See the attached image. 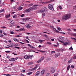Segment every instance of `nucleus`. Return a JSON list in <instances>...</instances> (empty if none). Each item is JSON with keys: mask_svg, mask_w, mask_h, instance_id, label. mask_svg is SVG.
Returning <instances> with one entry per match:
<instances>
[{"mask_svg": "<svg viewBox=\"0 0 76 76\" xmlns=\"http://www.w3.org/2000/svg\"><path fill=\"white\" fill-rule=\"evenodd\" d=\"M38 5H33L32 7L29 8L28 9H26L24 11V13H28V12H29L31 11V10H37V7Z\"/></svg>", "mask_w": 76, "mask_h": 76, "instance_id": "obj_1", "label": "nucleus"}, {"mask_svg": "<svg viewBox=\"0 0 76 76\" xmlns=\"http://www.w3.org/2000/svg\"><path fill=\"white\" fill-rule=\"evenodd\" d=\"M71 15L69 14H68L64 15L62 18L63 19H64H64H65V20H67V19H68L69 18H71Z\"/></svg>", "mask_w": 76, "mask_h": 76, "instance_id": "obj_2", "label": "nucleus"}, {"mask_svg": "<svg viewBox=\"0 0 76 76\" xmlns=\"http://www.w3.org/2000/svg\"><path fill=\"white\" fill-rule=\"evenodd\" d=\"M48 8L50 9V10H54V8L53 7V6L51 5V4H49L48 5Z\"/></svg>", "mask_w": 76, "mask_h": 76, "instance_id": "obj_3", "label": "nucleus"}, {"mask_svg": "<svg viewBox=\"0 0 76 76\" xmlns=\"http://www.w3.org/2000/svg\"><path fill=\"white\" fill-rule=\"evenodd\" d=\"M50 72L51 73H54L55 72V70L54 69V68H51L50 69Z\"/></svg>", "mask_w": 76, "mask_h": 76, "instance_id": "obj_4", "label": "nucleus"}, {"mask_svg": "<svg viewBox=\"0 0 76 76\" xmlns=\"http://www.w3.org/2000/svg\"><path fill=\"white\" fill-rule=\"evenodd\" d=\"M60 42H61L62 43H63V44L64 45H69V42H66L65 43H64V42L60 40Z\"/></svg>", "mask_w": 76, "mask_h": 76, "instance_id": "obj_5", "label": "nucleus"}, {"mask_svg": "<svg viewBox=\"0 0 76 76\" xmlns=\"http://www.w3.org/2000/svg\"><path fill=\"white\" fill-rule=\"evenodd\" d=\"M41 73V72L39 71H38L35 74V76H38L39 75V74Z\"/></svg>", "mask_w": 76, "mask_h": 76, "instance_id": "obj_6", "label": "nucleus"}, {"mask_svg": "<svg viewBox=\"0 0 76 76\" xmlns=\"http://www.w3.org/2000/svg\"><path fill=\"white\" fill-rule=\"evenodd\" d=\"M30 19V18H24L23 19V20L24 22H25L26 21V20H29Z\"/></svg>", "mask_w": 76, "mask_h": 76, "instance_id": "obj_7", "label": "nucleus"}, {"mask_svg": "<svg viewBox=\"0 0 76 76\" xmlns=\"http://www.w3.org/2000/svg\"><path fill=\"white\" fill-rule=\"evenodd\" d=\"M10 61H15V59L14 58H12L9 60Z\"/></svg>", "mask_w": 76, "mask_h": 76, "instance_id": "obj_8", "label": "nucleus"}, {"mask_svg": "<svg viewBox=\"0 0 76 76\" xmlns=\"http://www.w3.org/2000/svg\"><path fill=\"white\" fill-rule=\"evenodd\" d=\"M24 57V58H25L26 59H29V56L25 55Z\"/></svg>", "mask_w": 76, "mask_h": 76, "instance_id": "obj_9", "label": "nucleus"}, {"mask_svg": "<svg viewBox=\"0 0 76 76\" xmlns=\"http://www.w3.org/2000/svg\"><path fill=\"white\" fill-rule=\"evenodd\" d=\"M44 72H45V70H44V69L42 70V71L41 72V76H42V75H43V74H44Z\"/></svg>", "mask_w": 76, "mask_h": 76, "instance_id": "obj_10", "label": "nucleus"}, {"mask_svg": "<svg viewBox=\"0 0 76 76\" xmlns=\"http://www.w3.org/2000/svg\"><path fill=\"white\" fill-rule=\"evenodd\" d=\"M43 10L44 11H47V8L45 7H43Z\"/></svg>", "mask_w": 76, "mask_h": 76, "instance_id": "obj_11", "label": "nucleus"}, {"mask_svg": "<svg viewBox=\"0 0 76 76\" xmlns=\"http://www.w3.org/2000/svg\"><path fill=\"white\" fill-rule=\"evenodd\" d=\"M60 39H61V41H64V38L63 37H59Z\"/></svg>", "mask_w": 76, "mask_h": 76, "instance_id": "obj_12", "label": "nucleus"}, {"mask_svg": "<svg viewBox=\"0 0 76 76\" xmlns=\"http://www.w3.org/2000/svg\"><path fill=\"white\" fill-rule=\"evenodd\" d=\"M26 28H31L29 24H27L26 25Z\"/></svg>", "mask_w": 76, "mask_h": 76, "instance_id": "obj_13", "label": "nucleus"}, {"mask_svg": "<svg viewBox=\"0 0 76 76\" xmlns=\"http://www.w3.org/2000/svg\"><path fill=\"white\" fill-rule=\"evenodd\" d=\"M59 56H60V54H56L55 55V56L56 58H57V57H58Z\"/></svg>", "mask_w": 76, "mask_h": 76, "instance_id": "obj_14", "label": "nucleus"}, {"mask_svg": "<svg viewBox=\"0 0 76 76\" xmlns=\"http://www.w3.org/2000/svg\"><path fill=\"white\" fill-rule=\"evenodd\" d=\"M18 9L19 10H22V7L20 6L18 8Z\"/></svg>", "mask_w": 76, "mask_h": 76, "instance_id": "obj_15", "label": "nucleus"}, {"mask_svg": "<svg viewBox=\"0 0 76 76\" xmlns=\"http://www.w3.org/2000/svg\"><path fill=\"white\" fill-rule=\"evenodd\" d=\"M10 13H9L7 15H6L7 18H8L10 17Z\"/></svg>", "mask_w": 76, "mask_h": 76, "instance_id": "obj_16", "label": "nucleus"}, {"mask_svg": "<svg viewBox=\"0 0 76 76\" xmlns=\"http://www.w3.org/2000/svg\"><path fill=\"white\" fill-rule=\"evenodd\" d=\"M4 12V9H2L1 10H0V13H1V12Z\"/></svg>", "mask_w": 76, "mask_h": 76, "instance_id": "obj_17", "label": "nucleus"}, {"mask_svg": "<svg viewBox=\"0 0 76 76\" xmlns=\"http://www.w3.org/2000/svg\"><path fill=\"white\" fill-rule=\"evenodd\" d=\"M29 58H30V59H32V57H33V56H29Z\"/></svg>", "mask_w": 76, "mask_h": 76, "instance_id": "obj_18", "label": "nucleus"}, {"mask_svg": "<svg viewBox=\"0 0 76 76\" xmlns=\"http://www.w3.org/2000/svg\"><path fill=\"white\" fill-rule=\"evenodd\" d=\"M20 31H25V29H24V28H20Z\"/></svg>", "mask_w": 76, "mask_h": 76, "instance_id": "obj_19", "label": "nucleus"}, {"mask_svg": "<svg viewBox=\"0 0 76 76\" xmlns=\"http://www.w3.org/2000/svg\"><path fill=\"white\" fill-rule=\"evenodd\" d=\"M14 41H17V42H19V40L16 39H13Z\"/></svg>", "mask_w": 76, "mask_h": 76, "instance_id": "obj_20", "label": "nucleus"}, {"mask_svg": "<svg viewBox=\"0 0 76 76\" xmlns=\"http://www.w3.org/2000/svg\"><path fill=\"white\" fill-rule=\"evenodd\" d=\"M16 17H17V15H14L13 16V18H14V19H16Z\"/></svg>", "mask_w": 76, "mask_h": 76, "instance_id": "obj_21", "label": "nucleus"}, {"mask_svg": "<svg viewBox=\"0 0 76 76\" xmlns=\"http://www.w3.org/2000/svg\"><path fill=\"white\" fill-rule=\"evenodd\" d=\"M53 0H51L50 1L47 2V3H51V2H53Z\"/></svg>", "mask_w": 76, "mask_h": 76, "instance_id": "obj_22", "label": "nucleus"}, {"mask_svg": "<svg viewBox=\"0 0 76 76\" xmlns=\"http://www.w3.org/2000/svg\"><path fill=\"white\" fill-rule=\"evenodd\" d=\"M44 40H39V41L41 43H42V42H44Z\"/></svg>", "mask_w": 76, "mask_h": 76, "instance_id": "obj_23", "label": "nucleus"}, {"mask_svg": "<svg viewBox=\"0 0 76 76\" xmlns=\"http://www.w3.org/2000/svg\"><path fill=\"white\" fill-rule=\"evenodd\" d=\"M33 70H34V68H32V69H29V72H31V71H32Z\"/></svg>", "mask_w": 76, "mask_h": 76, "instance_id": "obj_24", "label": "nucleus"}, {"mask_svg": "<svg viewBox=\"0 0 76 76\" xmlns=\"http://www.w3.org/2000/svg\"><path fill=\"white\" fill-rule=\"evenodd\" d=\"M44 12V11L42 9V10H40L39 12H41V13H42L43 12Z\"/></svg>", "mask_w": 76, "mask_h": 76, "instance_id": "obj_25", "label": "nucleus"}, {"mask_svg": "<svg viewBox=\"0 0 76 76\" xmlns=\"http://www.w3.org/2000/svg\"><path fill=\"white\" fill-rule=\"evenodd\" d=\"M42 61L40 59L38 61H37V63H40L41 61Z\"/></svg>", "mask_w": 76, "mask_h": 76, "instance_id": "obj_26", "label": "nucleus"}, {"mask_svg": "<svg viewBox=\"0 0 76 76\" xmlns=\"http://www.w3.org/2000/svg\"><path fill=\"white\" fill-rule=\"evenodd\" d=\"M70 65H69L67 67V70H69V69H70Z\"/></svg>", "mask_w": 76, "mask_h": 76, "instance_id": "obj_27", "label": "nucleus"}, {"mask_svg": "<svg viewBox=\"0 0 76 76\" xmlns=\"http://www.w3.org/2000/svg\"><path fill=\"white\" fill-rule=\"evenodd\" d=\"M10 34H15V32L13 31H12L10 32Z\"/></svg>", "mask_w": 76, "mask_h": 76, "instance_id": "obj_28", "label": "nucleus"}, {"mask_svg": "<svg viewBox=\"0 0 76 76\" xmlns=\"http://www.w3.org/2000/svg\"><path fill=\"white\" fill-rule=\"evenodd\" d=\"M37 68V65H36L35 66L34 68L33 69H34V70H35V69H36Z\"/></svg>", "mask_w": 76, "mask_h": 76, "instance_id": "obj_29", "label": "nucleus"}, {"mask_svg": "<svg viewBox=\"0 0 76 76\" xmlns=\"http://www.w3.org/2000/svg\"><path fill=\"white\" fill-rule=\"evenodd\" d=\"M56 52L55 51H52L51 52V54H54V53H55Z\"/></svg>", "mask_w": 76, "mask_h": 76, "instance_id": "obj_30", "label": "nucleus"}, {"mask_svg": "<svg viewBox=\"0 0 76 76\" xmlns=\"http://www.w3.org/2000/svg\"><path fill=\"white\" fill-rule=\"evenodd\" d=\"M10 27H13V24H10Z\"/></svg>", "mask_w": 76, "mask_h": 76, "instance_id": "obj_31", "label": "nucleus"}, {"mask_svg": "<svg viewBox=\"0 0 76 76\" xmlns=\"http://www.w3.org/2000/svg\"><path fill=\"white\" fill-rule=\"evenodd\" d=\"M40 59L42 61V60H44V57H42Z\"/></svg>", "mask_w": 76, "mask_h": 76, "instance_id": "obj_32", "label": "nucleus"}, {"mask_svg": "<svg viewBox=\"0 0 76 76\" xmlns=\"http://www.w3.org/2000/svg\"><path fill=\"white\" fill-rule=\"evenodd\" d=\"M58 7L61 10V9H62V7H61V6H59Z\"/></svg>", "mask_w": 76, "mask_h": 76, "instance_id": "obj_33", "label": "nucleus"}, {"mask_svg": "<svg viewBox=\"0 0 76 76\" xmlns=\"http://www.w3.org/2000/svg\"><path fill=\"white\" fill-rule=\"evenodd\" d=\"M32 73V72H29L28 73V75H31Z\"/></svg>", "mask_w": 76, "mask_h": 76, "instance_id": "obj_34", "label": "nucleus"}, {"mask_svg": "<svg viewBox=\"0 0 76 76\" xmlns=\"http://www.w3.org/2000/svg\"><path fill=\"white\" fill-rule=\"evenodd\" d=\"M46 76H50V73H48L46 74Z\"/></svg>", "mask_w": 76, "mask_h": 76, "instance_id": "obj_35", "label": "nucleus"}, {"mask_svg": "<svg viewBox=\"0 0 76 76\" xmlns=\"http://www.w3.org/2000/svg\"><path fill=\"white\" fill-rule=\"evenodd\" d=\"M15 48H18V49H19V48H19V47H16V46H15L14 47Z\"/></svg>", "mask_w": 76, "mask_h": 76, "instance_id": "obj_36", "label": "nucleus"}, {"mask_svg": "<svg viewBox=\"0 0 76 76\" xmlns=\"http://www.w3.org/2000/svg\"><path fill=\"white\" fill-rule=\"evenodd\" d=\"M47 44H49L50 45L51 44V43L50 42H47Z\"/></svg>", "mask_w": 76, "mask_h": 76, "instance_id": "obj_37", "label": "nucleus"}, {"mask_svg": "<svg viewBox=\"0 0 76 76\" xmlns=\"http://www.w3.org/2000/svg\"><path fill=\"white\" fill-rule=\"evenodd\" d=\"M58 75V74L57 73H56L54 75L55 76H57Z\"/></svg>", "mask_w": 76, "mask_h": 76, "instance_id": "obj_38", "label": "nucleus"}, {"mask_svg": "<svg viewBox=\"0 0 76 76\" xmlns=\"http://www.w3.org/2000/svg\"><path fill=\"white\" fill-rule=\"evenodd\" d=\"M58 29L59 31H60L61 30V28H60L59 27H58Z\"/></svg>", "mask_w": 76, "mask_h": 76, "instance_id": "obj_39", "label": "nucleus"}, {"mask_svg": "<svg viewBox=\"0 0 76 76\" xmlns=\"http://www.w3.org/2000/svg\"><path fill=\"white\" fill-rule=\"evenodd\" d=\"M6 52L7 53H10V51L8 50L6 51Z\"/></svg>", "mask_w": 76, "mask_h": 76, "instance_id": "obj_40", "label": "nucleus"}, {"mask_svg": "<svg viewBox=\"0 0 76 76\" xmlns=\"http://www.w3.org/2000/svg\"><path fill=\"white\" fill-rule=\"evenodd\" d=\"M32 5H33V4H29V6L30 7H31V6H32Z\"/></svg>", "mask_w": 76, "mask_h": 76, "instance_id": "obj_41", "label": "nucleus"}, {"mask_svg": "<svg viewBox=\"0 0 76 76\" xmlns=\"http://www.w3.org/2000/svg\"><path fill=\"white\" fill-rule=\"evenodd\" d=\"M71 67L72 68V69H73V68H74V66L71 65Z\"/></svg>", "mask_w": 76, "mask_h": 76, "instance_id": "obj_42", "label": "nucleus"}, {"mask_svg": "<svg viewBox=\"0 0 76 76\" xmlns=\"http://www.w3.org/2000/svg\"><path fill=\"white\" fill-rule=\"evenodd\" d=\"M25 15V14H22L21 15V17H23L24 16V15Z\"/></svg>", "mask_w": 76, "mask_h": 76, "instance_id": "obj_43", "label": "nucleus"}, {"mask_svg": "<svg viewBox=\"0 0 76 76\" xmlns=\"http://www.w3.org/2000/svg\"><path fill=\"white\" fill-rule=\"evenodd\" d=\"M54 31H55L56 32H57V33H58V32H59V31H58L57 30H56V29Z\"/></svg>", "mask_w": 76, "mask_h": 76, "instance_id": "obj_44", "label": "nucleus"}, {"mask_svg": "<svg viewBox=\"0 0 76 76\" xmlns=\"http://www.w3.org/2000/svg\"><path fill=\"white\" fill-rule=\"evenodd\" d=\"M26 34H27V35H29L30 34H31V33H26Z\"/></svg>", "mask_w": 76, "mask_h": 76, "instance_id": "obj_45", "label": "nucleus"}, {"mask_svg": "<svg viewBox=\"0 0 76 76\" xmlns=\"http://www.w3.org/2000/svg\"><path fill=\"white\" fill-rule=\"evenodd\" d=\"M73 59H76V56H74L73 57Z\"/></svg>", "mask_w": 76, "mask_h": 76, "instance_id": "obj_46", "label": "nucleus"}, {"mask_svg": "<svg viewBox=\"0 0 76 76\" xmlns=\"http://www.w3.org/2000/svg\"><path fill=\"white\" fill-rule=\"evenodd\" d=\"M73 9H76V5L73 7Z\"/></svg>", "mask_w": 76, "mask_h": 76, "instance_id": "obj_47", "label": "nucleus"}, {"mask_svg": "<svg viewBox=\"0 0 76 76\" xmlns=\"http://www.w3.org/2000/svg\"><path fill=\"white\" fill-rule=\"evenodd\" d=\"M5 75L6 76H10V74H5Z\"/></svg>", "mask_w": 76, "mask_h": 76, "instance_id": "obj_48", "label": "nucleus"}, {"mask_svg": "<svg viewBox=\"0 0 76 76\" xmlns=\"http://www.w3.org/2000/svg\"><path fill=\"white\" fill-rule=\"evenodd\" d=\"M72 39H74V40H75V41L76 42V39H75V38H72Z\"/></svg>", "mask_w": 76, "mask_h": 76, "instance_id": "obj_49", "label": "nucleus"}, {"mask_svg": "<svg viewBox=\"0 0 76 76\" xmlns=\"http://www.w3.org/2000/svg\"><path fill=\"white\" fill-rule=\"evenodd\" d=\"M71 62H72V60H69L68 61L69 63H71Z\"/></svg>", "mask_w": 76, "mask_h": 76, "instance_id": "obj_50", "label": "nucleus"}, {"mask_svg": "<svg viewBox=\"0 0 76 76\" xmlns=\"http://www.w3.org/2000/svg\"><path fill=\"white\" fill-rule=\"evenodd\" d=\"M45 13H43L42 14L43 17V16H45Z\"/></svg>", "mask_w": 76, "mask_h": 76, "instance_id": "obj_51", "label": "nucleus"}, {"mask_svg": "<svg viewBox=\"0 0 76 76\" xmlns=\"http://www.w3.org/2000/svg\"><path fill=\"white\" fill-rule=\"evenodd\" d=\"M53 30L54 31H56V28H55L54 27H53Z\"/></svg>", "mask_w": 76, "mask_h": 76, "instance_id": "obj_52", "label": "nucleus"}, {"mask_svg": "<svg viewBox=\"0 0 76 76\" xmlns=\"http://www.w3.org/2000/svg\"><path fill=\"white\" fill-rule=\"evenodd\" d=\"M1 0H0V7H1V5L0 4H1Z\"/></svg>", "mask_w": 76, "mask_h": 76, "instance_id": "obj_53", "label": "nucleus"}, {"mask_svg": "<svg viewBox=\"0 0 76 76\" xmlns=\"http://www.w3.org/2000/svg\"><path fill=\"white\" fill-rule=\"evenodd\" d=\"M25 41L27 42V43H29V41H28V40L27 39H26Z\"/></svg>", "mask_w": 76, "mask_h": 76, "instance_id": "obj_54", "label": "nucleus"}, {"mask_svg": "<svg viewBox=\"0 0 76 76\" xmlns=\"http://www.w3.org/2000/svg\"><path fill=\"white\" fill-rule=\"evenodd\" d=\"M3 34L4 35H7V34L4 33V32L3 33Z\"/></svg>", "mask_w": 76, "mask_h": 76, "instance_id": "obj_55", "label": "nucleus"}, {"mask_svg": "<svg viewBox=\"0 0 76 76\" xmlns=\"http://www.w3.org/2000/svg\"><path fill=\"white\" fill-rule=\"evenodd\" d=\"M3 37V35H2L1 34H0V37Z\"/></svg>", "mask_w": 76, "mask_h": 76, "instance_id": "obj_56", "label": "nucleus"}, {"mask_svg": "<svg viewBox=\"0 0 76 76\" xmlns=\"http://www.w3.org/2000/svg\"><path fill=\"white\" fill-rule=\"evenodd\" d=\"M44 36L46 38H47V37H48V36H47V35L46 34H45Z\"/></svg>", "mask_w": 76, "mask_h": 76, "instance_id": "obj_57", "label": "nucleus"}, {"mask_svg": "<svg viewBox=\"0 0 76 76\" xmlns=\"http://www.w3.org/2000/svg\"><path fill=\"white\" fill-rule=\"evenodd\" d=\"M40 52L41 53H45V51H40Z\"/></svg>", "mask_w": 76, "mask_h": 76, "instance_id": "obj_58", "label": "nucleus"}, {"mask_svg": "<svg viewBox=\"0 0 76 76\" xmlns=\"http://www.w3.org/2000/svg\"><path fill=\"white\" fill-rule=\"evenodd\" d=\"M28 46L29 47H32V45H30V44H28Z\"/></svg>", "mask_w": 76, "mask_h": 76, "instance_id": "obj_59", "label": "nucleus"}, {"mask_svg": "<svg viewBox=\"0 0 76 76\" xmlns=\"http://www.w3.org/2000/svg\"><path fill=\"white\" fill-rule=\"evenodd\" d=\"M69 50H73V48H72V47L70 48H69Z\"/></svg>", "mask_w": 76, "mask_h": 76, "instance_id": "obj_60", "label": "nucleus"}, {"mask_svg": "<svg viewBox=\"0 0 76 76\" xmlns=\"http://www.w3.org/2000/svg\"><path fill=\"white\" fill-rule=\"evenodd\" d=\"M13 22H14V21H13V20H12L11 23H12V24H13Z\"/></svg>", "mask_w": 76, "mask_h": 76, "instance_id": "obj_61", "label": "nucleus"}, {"mask_svg": "<svg viewBox=\"0 0 76 76\" xmlns=\"http://www.w3.org/2000/svg\"><path fill=\"white\" fill-rule=\"evenodd\" d=\"M51 41H54V39H51Z\"/></svg>", "mask_w": 76, "mask_h": 76, "instance_id": "obj_62", "label": "nucleus"}, {"mask_svg": "<svg viewBox=\"0 0 76 76\" xmlns=\"http://www.w3.org/2000/svg\"><path fill=\"white\" fill-rule=\"evenodd\" d=\"M3 32H2V30H0V34H2Z\"/></svg>", "mask_w": 76, "mask_h": 76, "instance_id": "obj_63", "label": "nucleus"}, {"mask_svg": "<svg viewBox=\"0 0 76 76\" xmlns=\"http://www.w3.org/2000/svg\"><path fill=\"white\" fill-rule=\"evenodd\" d=\"M29 64H32V62H29L28 63Z\"/></svg>", "mask_w": 76, "mask_h": 76, "instance_id": "obj_64", "label": "nucleus"}]
</instances>
